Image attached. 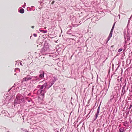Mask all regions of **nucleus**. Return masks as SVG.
Segmentation results:
<instances>
[{
    "label": "nucleus",
    "mask_w": 132,
    "mask_h": 132,
    "mask_svg": "<svg viewBox=\"0 0 132 132\" xmlns=\"http://www.w3.org/2000/svg\"><path fill=\"white\" fill-rule=\"evenodd\" d=\"M16 98L19 102L18 103H20L22 102V100L23 99V97L21 96H17L16 97Z\"/></svg>",
    "instance_id": "obj_1"
},
{
    "label": "nucleus",
    "mask_w": 132,
    "mask_h": 132,
    "mask_svg": "<svg viewBox=\"0 0 132 132\" xmlns=\"http://www.w3.org/2000/svg\"><path fill=\"white\" fill-rule=\"evenodd\" d=\"M31 79V76H28L25 78H24L23 79L22 81H26Z\"/></svg>",
    "instance_id": "obj_2"
},
{
    "label": "nucleus",
    "mask_w": 132,
    "mask_h": 132,
    "mask_svg": "<svg viewBox=\"0 0 132 132\" xmlns=\"http://www.w3.org/2000/svg\"><path fill=\"white\" fill-rule=\"evenodd\" d=\"M40 90V93L43 96H44V93H46V92H44L45 91L42 90Z\"/></svg>",
    "instance_id": "obj_3"
},
{
    "label": "nucleus",
    "mask_w": 132,
    "mask_h": 132,
    "mask_svg": "<svg viewBox=\"0 0 132 132\" xmlns=\"http://www.w3.org/2000/svg\"><path fill=\"white\" fill-rule=\"evenodd\" d=\"M125 131L124 128L123 127H121L119 129V131L120 132H123Z\"/></svg>",
    "instance_id": "obj_4"
},
{
    "label": "nucleus",
    "mask_w": 132,
    "mask_h": 132,
    "mask_svg": "<svg viewBox=\"0 0 132 132\" xmlns=\"http://www.w3.org/2000/svg\"><path fill=\"white\" fill-rule=\"evenodd\" d=\"M24 12V10L23 9H21L20 10V12L21 13H23Z\"/></svg>",
    "instance_id": "obj_5"
},
{
    "label": "nucleus",
    "mask_w": 132,
    "mask_h": 132,
    "mask_svg": "<svg viewBox=\"0 0 132 132\" xmlns=\"http://www.w3.org/2000/svg\"><path fill=\"white\" fill-rule=\"evenodd\" d=\"M44 77V73L41 74L39 75V77L42 78Z\"/></svg>",
    "instance_id": "obj_6"
},
{
    "label": "nucleus",
    "mask_w": 132,
    "mask_h": 132,
    "mask_svg": "<svg viewBox=\"0 0 132 132\" xmlns=\"http://www.w3.org/2000/svg\"><path fill=\"white\" fill-rule=\"evenodd\" d=\"M112 33H110H110L109 36L108 37V38H109L108 40H109L110 38H111L112 37Z\"/></svg>",
    "instance_id": "obj_7"
},
{
    "label": "nucleus",
    "mask_w": 132,
    "mask_h": 132,
    "mask_svg": "<svg viewBox=\"0 0 132 132\" xmlns=\"http://www.w3.org/2000/svg\"><path fill=\"white\" fill-rule=\"evenodd\" d=\"M47 85V83L46 82V83H45L43 85H42V86H43V87H44L45 88H46Z\"/></svg>",
    "instance_id": "obj_8"
},
{
    "label": "nucleus",
    "mask_w": 132,
    "mask_h": 132,
    "mask_svg": "<svg viewBox=\"0 0 132 132\" xmlns=\"http://www.w3.org/2000/svg\"><path fill=\"white\" fill-rule=\"evenodd\" d=\"M99 111H100V106H99L98 107V109L97 110V113H98V114L99 112Z\"/></svg>",
    "instance_id": "obj_9"
},
{
    "label": "nucleus",
    "mask_w": 132,
    "mask_h": 132,
    "mask_svg": "<svg viewBox=\"0 0 132 132\" xmlns=\"http://www.w3.org/2000/svg\"><path fill=\"white\" fill-rule=\"evenodd\" d=\"M41 32H43V33H46L47 32V31L46 30H40Z\"/></svg>",
    "instance_id": "obj_10"
},
{
    "label": "nucleus",
    "mask_w": 132,
    "mask_h": 132,
    "mask_svg": "<svg viewBox=\"0 0 132 132\" xmlns=\"http://www.w3.org/2000/svg\"><path fill=\"white\" fill-rule=\"evenodd\" d=\"M122 48H120L118 50V52H120L122 51Z\"/></svg>",
    "instance_id": "obj_11"
},
{
    "label": "nucleus",
    "mask_w": 132,
    "mask_h": 132,
    "mask_svg": "<svg viewBox=\"0 0 132 132\" xmlns=\"http://www.w3.org/2000/svg\"><path fill=\"white\" fill-rule=\"evenodd\" d=\"M40 86V89H43V86L42 85L41 86H40V85H38V86Z\"/></svg>",
    "instance_id": "obj_12"
},
{
    "label": "nucleus",
    "mask_w": 132,
    "mask_h": 132,
    "mask_svg": "<svg viewBox=\"0 0 132 132\" xmlns=\"http://www.w3.org/2000/svg\"><path fill=\"white\" fill-rule=\"evenodd\" d=\"M33 35L35 37H36L37 36V35L35 34H34Z\"/></svg>",
    "instance_id": "obj_13"
},
{
    "label": "nucleus",
    "mask_w": 132,
    "mask_h": 132,
    "mask_svg": "<svg viewBox=\"0 0 132 132\" xmlns=\"http://www.w3.org/2000/svg\"><path fill=\"white\" fill-rule=\"evenodd\" d=\"M98 114V113H96V114L95 116H96V118H97V117Z\"/></svg>",
    "instance_id": "obj_14"
},
{
    "label": "nucleus",
    "mask_w": 132,
    "mask_h": 132,
    "mask_svg": "<svg viewBox=\"0 0 132 132\" xmlns=\"http://www.w3.org/2000/svg\"><path fill=\"white\" fill-rule=\"evenodd\" d=\"M114 25L115 24H114L113 26L112 27V29H114Z\"/></svg>",
    "instance_id": "obj_15"
},
{
    "label": "nucleus",
    "mask_w": 132,
    "mask_h": 132,
    "mask_svg": "<svg viewBox=\"0 0 132 132\" xmlns=\"http://www.w3.org/2000/svg\"><path fill=\"white\" fill-rule=\"evenodd\" d=\"M113 30V29H111V31H110V33H112Z\"/></svg>",
    "instance_id": "obj_16"
},
{
    "label": "nucleus",
    "mask_w": 132,
    "mask_h": 132,
    "mask_svg": "<svg viewBox=\"0 0 132 132\" xmlns=\"http://www.w3.org/2000/svg\"><path fill=\"white\" fill-rule=\"evenodd\" d=\"M132 106V105H130V107L129 108V109H130L131 108V107Z\"/></svg>",
    "instance_id": "obj_17"
},
{
    "label": "nucleus",
    "mask_w": 132,
    "mask_h": 132,
    "mask_svg": "<svg viewBox=\"0 0 132 132\" xmlns=\"http://www.w3.org/2000/svg\"><path fill=\"white\" fill-rule=\"evenodd\" d=\"M31 27L32 28H33L34 27V26H32Z\"/></svg>",
    "instance_id": "obj_18"
},
{
    "label": "nucleus",
    "mask_w": 132,
    "mask_h": 132,
    "mask_svg": "<svg viewBox=\"0 0 132 132\" xmlns=\"http://www.w3.org/2000/svg\"><path fill=\"white\" fill-rule=\"evenodd\" d=\"M54 3V2H52V4H53Z\"/></svg>",
    "instance_id": "obj_19"
},
{
    "label": "nucleus",
    "mask_w": 132,
    "mask_h": 132,
    "mask_svg": "<svg viewBox=\"0 0 132 132\" xmlns=\"http://www.w3.org/2000/svg\"><path fill=\"white\" fill-rule=\"evenodd\" d=\"M26 4V3H24V4Z\"/></svg>",
    "instance_id": "obj_20"
},
{
    "label": "nucleus",
    "mask_w": 132,
    "mask_h": 132,
    "mask_svg": "<svg viewBox=\"0 0 132 132\" xmlns=\"http://www.w3.org/2000/svg\"><path fill=\"white\" fill-rule=\"evenodd\" d=\"M26 4V3H24V4Z\"/></svg>",
    "instance_id": "obj_21"
},
{
    "label": "nucleus",
    "mask_w": 132,
    "mask_h": 132,
    "mask_svg": "<svg viewBox=\"0 0 132 132\" xmlns=\"http://www.w3.org/2000/svg\"><path fill=\"white\" fill-rule=\"evenodd\" d=\"M57 132H58V131H57Z\"/></svg>",
    "instance_id": "obj_22"
}]
</instances>
